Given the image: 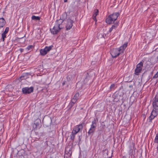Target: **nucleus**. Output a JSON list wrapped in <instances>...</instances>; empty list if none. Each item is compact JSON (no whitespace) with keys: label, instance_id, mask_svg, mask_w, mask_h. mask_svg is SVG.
I'll use <instances>...</instances> for the list:
<instances>
[{"label":"nucleus","instance_id":"1","mask_svg":"<svg viewBox=\"0 0 158 158\" xmlns=\"http://www.w3.org/2000/svg\"><path fill=\"white\" fill-rule=\"evenodd\" d=\"M128 43L126 42L123 44L118 48H113L111 50L110 53L112 57L115 58L120 54L124 53V50L127 46Z\"/></svg>","mask_w":158,"mask_h":158},{"label":"nucleus","instance_id":"2","mask_svg":"<svg viewBox=\"0 0 158 158\" xmlns=\"http://www.w3.org/2000/svg\"><path fill=\"white\" fill-rule=\"evenodd\" d=\"M120 14L118 12L114 13L108 16L106 19V22L108 24L113 23L116 21Z\"/></svg>","mask_w":158,"mask_h":158},{"label":"nucleus","instance_id":"3","mask_svg":"<svg viewBox=\"0 0 158 158\" xmlns=\"http://www.w3.org/2000/svg\"><path fill=\"white\" fill-rule=\"evenodd\" d=\"M59 20L56 22L55 25L52 29H50V31L51 33L53 34H57L61 29L60 27V24L59 23Z\"/></svg>","mask_w":158,"mask_h":158},{"label":"nucleus","instance_id":"4","mask_svg":"<svg viewBox=\"0 0 158 158\" xmlns=\"http://www.w3.org/2000/svg\"><path fill=\"white\" fill-rule=\"evenodd\" d=\"M97 123L96 120L94 119L92 121V124L90 125V127L88 132V134L92 135L95 131Z\"/></svg>","mask_w":158,"mask_h":158},{"label":"nucleus","instance_id":"5","mask_svg":"<svg viewBox=\"0 0 158 158\" xmlns=\"http://www.w3.org/2000/svg\"><path fill=\"white\" fill-rule=\"evenodd\" d=\"M85 122L83 121L81 124L76 126L73 128V131L76 134L79 132H81L83 127L85 126Z\"/></svg>","mask_w":158,"mask_h":158},{"label":"nucleus","instance_id":"6","mask_svg":"<svg viewBox=\"0 0 158 158\" xmlns=\"http://www.w3.org/2000/svg\"><path fill=\"white\" fill-rule=\"evenodd\" d=\"M53 47V46L52 45L49 46H46L44 48L40 49V54L43 56L45 55L48 52L52 49Z\"/></svg>","mask_w":158,"mask_h":158},{"label":"nucleus","instance_id":"7","mask_svg":"<svg viewBox=\"0 0 158 158\" xmlns=\"http://www.w3.org/2000/svg\"><path fill=\"white\" fill-rule=\"evenodd\" d=\"M143 62H140L136 65V68L135 69V74L136 75H139V73L142 70V68L143 67Z\"/></svg>","mask_w":158,"mask_h":158},{"label":"nucleus","instance_id":"8","mask_svg":"<svg viewBox=\"0 0 158 158\" xmlns=\"http://www.w3.org/2000/svg\"><path fill=\"white\" fill-rule=\"evenodd\" d=\"M33 90L34 88L32 86L23 87L22 89L23 93L25 94H31L33 91Z\"/></svg>","mask_w":158,"mask_h":158},{"label":"nucleus","instance_id":"9","mask_svg":"<svg viewBox=\"0 0 158 158\" xmlns=\"http://www.w3.org/2000/svg\"><path fill=\"white\" fill-rule=\"evenodd\" d=\"M73 22V21L71 19L68 20V23L66 26V28L67 30H70L71 28Z\"/></svg>","mask_w":158,"mask_h":158},{"label":"nucleus","instance_id":"10","mask_svg":"<svg viewBox=\"0 0 158 158\" xmlns=\"http://www.w3.org/2000/svg\"><path fill=\"white\" fill-rule=\"evenodd\" d=\"M152 105L154 109L158 110V100L154 99L152 101Z\"/></svg>","mask_w":158,"mask_h":158},{"label":"nucleus","instance_id":"11","mask_svg":"<svg viewBox=\"0 0 158 158\" xmlns=\"http://www.w3.org/2000/svg\"><path fill=\"white\" fill-rule=\"evenodd\" d=\"M98 9H96L94 10V13L92 16V18L95 21V24H96L97 20L96 17L98 15Z\"/></svg>","mask_w":158,"mask_h":158},{"label":"nucleus","instance_id":"12","mask_svg":"<svg viewBox=\"0 0 158 158\" xmlns=\"http://www.w3.org/2000/svg\"><path fill=\"white\" fill-rule=\"evenodd\" d=\"M130 150L129 151V152L130 154L132 155L133 152V150H135L136 149V148L135 147V144L133 143H132L129 146Z\"/></svg>","mask_w":158,"mask_h":158},{"label":"nucleus","instance_id":"13","mask_svg":"<svg viewBox=\"0 0 158 158\" xmlns=\"http://www.w3.org/2000/svg\"><path fill=\"white\" fill-rule=\"evenodd\" d=\"M118 22H116L115 23L112 25L111 27L110 28L109 30V32L110 33L113 29H114L115 30L118 27Z\"/></svg>","mask_w":158,"mask_h":158},{"label":"nucleus","instance_id":"14","mask_svg":"<svg viewBox=\"0 0 158 158\" xmlns=\"http://www.w3.org/2000/svg\"><path fill=\"white\" fill-rule=\"evenodd\" d=\"M5 23V21L3 18H0V29L4 26Z\"/></svg>","mask_w":158,"mask_h":158},{"label":"nucleus","instance_id":"15","mask_svg":"<svg viewBox=\"0 0 158 158\" xmlns=\"http://www.w3.org/2000/svg\"><path fill=\"white\" fill-rule=\"evenodd\" d=\"M76 134H77L73 131L71 134L70 135V139L73 142L74 141L75 135Z\"/></svg>","mask_w":158,"mask_h":158},{"label":"nucleus","instance_id":"16","mask_svg":"<svg viewBox=\"0 0 158 158\" xmlns=\"http://www.w3.org/2000/svg\"><path fill=\"white\" fill-rule=\"evenodd\" d=\"M79 96V93H76L75 95H74L73 97V98L72 100L74 101H75L77 102V100L78 99V97Z\"/></svg>","mask_w":158,"mask_h":158},{"label":"nucleus","instance_id":"17","mask_svg":"<svg viewBox=\"0 0 158 158\" xmlns=\"http://www.w3.org/2000/svg\"><path fill=\"white\" fill-rule=\"evenodd\" d=\"M157 110H156L154 109L152 110V112L151 113V115L154 116L156 117L158 114Z\"/></svg>","mask_w":158,"mask_h":158},{"label":"nucleus","instance_id":"18","mask_svg":"<svg viewBox=\"0 0 158 158\" xmlns=\"http://www.w3.org/2000/svg\"><path fill=\"white\" fill-rule=\"evenodd\" d=\"M76 102L74 101L72 99L71 102L69 103L68 105V106L69 107V108L70 109L72 108Z\"/></svg>","mask_w":158,"mask_h":158},{"label":"nucleus","instance_id":"19","mask_svg":"<svg viewBox=\"0 0 158 158\" xmlns=\"http://www.w3.org/2000/svg\"><path fill=\"white\" fill-rule=\"evenodd\" d=\"M34 46L32 45H29L26 48V50L27 51H31L32 49L34 48Z\"/></svg>","mask_w":158,"mask_h":158},{"label":"nucleus","instance_id":"20","mask_svg":"<svg viewBox=\"0 0 158 158\" xmlns=\"http://www.w3.org/2000/svg\"><path fill=\"white\" fill-rule=\"evenodd\" d=\"M31 19L33 20H40V18L39 16H36L35 15H33L31 17Z\"/></svg>","mask_w":158,"mask_h":158},{"label":"nucleus","instance_id":"21","mask_svg":"<svg viewBox=\"0 0 158 158\" xmlns=\"http://www.w3.org/2000/svg\"><path fill=\"white\" fill-rule=\"evenodd\" d=\"M155 117H156L152 115H151H151L149 116V122L152 123V120Z\"/></svg>","mask_w":158,"mask_h":158},{"label":"nucleus","instance_id":"22","mask_svg":"<svg viewBox=\"0 0 158 158\" xmlns=\"http://www.w3.org/2000/svg\"><path fill=\"white\" fill-rule=\"evenodd\" d=\"M33 127H35V128H40V126H39V122H36L34 123V125L33 126Z\"/></svg>","mask_w":158,"mask_h":158},{"label":"nucleus","instance_id":"23","mask_svg":"<svg viewBox=\"0 0 158 158\" xmlns=\"http://www.w3.org/2000/svg\"><path fill=\"white\" fill-rule=\"evenodd\" d=\"M6 37V34H4V33H2V41H4Z\"/></svg>","mask_w":158,"mask_h":158},{"label":"nucleus","instance_id":"24","mask_svg":"<svg viewBox=\"0 0 158 158\" xmlns=\"http://www.w3.org/2000/svg\"><path fill=\"white\" fill-rule=\"evenodd\" d=\"M154 141L156 143H158V133L156 135Z\"/></svg>","mask_w":158,"mask_h":158},{"label":"nucleus","instance_id":"25","mask_svg":"<svg viewBox=\"0 0 158 158\" xmlns=\"http://www.w3.org/2000/svg\"><path fill=\"white\" fill-rule=\"evenodd\" d=\"M9 30V27H6V28L5 30L4 31V32L3 33H4V34H6L8 32Z\"/></svg>","mask_w":158,"mask_h":158},{"label":"nucleus","instance_id":"26","mask_svg":"<svg viewBox=\"0 0 158 158\" xmlns=\"http://www.w3.org/2000/svg\"><path fill=\"white\" fill-rule=\"evenodd\" d=\"M114 87L115 85L114 84H111L110 87V90H112V89H114Z\"/></svg>","mask_w":158,"mask_h":158},{"label":"nucleus","instance_id":"27","mask_svg":"<svg viewBox=\"0 0 158 158\" xmlns=\"http://www.w3.org/2000/svg\"><path fill=\"white\" fill-rule=\"evenodd\" d=\"M84 76H85V79H86L89 77V74L87 72L85 73L84 74Z\"/></svg>","mask_w":158,"mask_h":158},{"label":"nucleus","instance_id":"28","mask_svg":"<svg viewBox=\"0 0 158 158\" xmlns=\"http://www.w3.org/2000/svg\"><path fill=\"white\" fill-rule=\"evenodd\" d=\"M154 99H155L158 100V93L156 95L155 98Z\"/></svg>","mask_w":158,"mask_h":158},{"label":"nucleus","instance_id":"29","mask_svg":"<svg viewBox=\"0 0 158 158\" xmlns=\"http://www.w3.org/2000/svg\"><path fill=\"white\" fill-rule=\"evenodd\" d=\"M19 50L21 52H23L24 49L22 48H20L19 49Z\"/></svg>","mask_w":158,"mask_h":158},{"label":"nucleus","instance_id":"30","mask_svg":"<svg viewBox=\"0 0 158 158\" xmlns=\"http://www.w3.org/2000/svg\"><path fill=\"white\" fill-rule=\"evenodd\" d=\"M25 36V35L24 36L21 37H17V40H19L23 38Z\"/></svg>","mask_w":158,"mask_h":158},{"label":"nucleus","instance_id":"31","mask_svg":"<svg viewBox=\"0 0 158 158\" xmlns=\"http://www.w3.org/2000/svg\"><path fill=\"white\" fill-rule=\"evenodd\" d=\"M67 0H64V2H67Z\"/></svg>","mask_w":158,"mask_h":158},{"label":"nucleus","instance_id":"32","mask_svg":"<svg viewBox=\"0 0 158 158\" xmlns=\"http://www.w3.org/2000/svg\"><path fill=\"white\" fill-rule=\"evenodd\" d=\"M123 158H126V157L125 156H123Z\"/></svg>","mask_w":158,"mask_h":158}]
</instances>
